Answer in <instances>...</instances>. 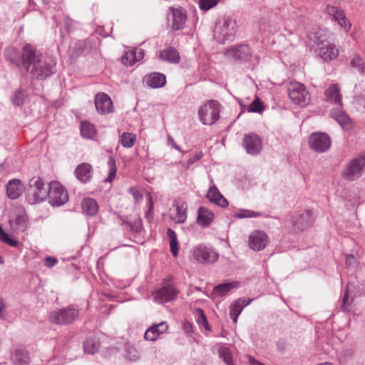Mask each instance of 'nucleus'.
<instances>
[{
    "mask_svg": "<svg viewBox=\"0 0 365 365\" xmlns=\"http://www.w3.org/2000/svg\"><path fill=\"white\" fill-rule=\"evenodd\" d=\"M56 61L48 56H43L35 46L24 45V68L34 78L44 80L55 72Z\"/></svg>",
    "mask_w": 365,
    "mask_h": 365,
    "instance_id": "obj_1",
    "label": "nucleus"
},
{
    "mask_svg": "<svg viewBox=\"0 0 365 365\" xmlns=\"http://www.w3.org/2000/svg\"><path fill=\"white\" fill-rule=\"evenodd\" d=\"M237 33V23L230 18L219 19L214 30V38L220 43L233 37Z\"/></svg>",
    "mask_w": 365,
    "mask_h": 365,
    "instance_id": "obj_2",
    "label": "nucleus"
},
{
    "mask_svg": "<svg viewBox=\"0 0 365 365\" xmlns=\"http://www.w3.org/2000/svg\"><path fill=\"white\" fill-rule=\"evenodd\" d=\"M220 103L216 101L211 100L200 108L198 115L200 121L204 125H211L220 118Z\"/></svg>",
    "mask_w": 365,
    "mask_h": 365,
    "instance_id": "obj_3",
    "label": "nucleus"
},
{
    "mask_svg": "<svg viewBox=\"0 0 365 365\" xmlns=\"http://www.w3.org/2000/svg\"><path fill=\"white\" fill-rule=\"evenodd\" d=\"M48 189L39 177L32 178L29 181V193L28 200L30 204L39 203L47 199Z\"/></svg>",
    "mask_w": 365,
    "mask_h": 365,
    "instance_id": "obj_4",
    "label": "nucleus"
},
{
    "mask_svg": "<svg viewBox=\"0 0 365 365\" xmlns=\"http://www.w3.org/2000/svg\"><path fill=\"white\" fill-rule=\"evenodd\" d=\"M287 89L289 97L294 104L304 107L309 103L310 95L302 83L290 82Z\"/></svg>",
    "mask_w": 365,
    "mask_h": 365,
    "instance_id": "obj_5",
    "label": "nucleus"
},
{
    "mask_svg": "<svg viewBox=\"0 0 365 365\" xmlns=\"http://www.w3.org/2000/svg\"><path fill=\"white\" fill-rule=\"evenodd\" d=\"M47 198L52 206L59 207L68 202V194L61 183L52 181L48 184Z\"/></svg>",
    "mask_w": 365,
    "mask_h": 365,
    "instance_id": "obj_6",
    "label": "nucleus"
},
{
    "mask_svg": "<svg viewBox=\"0 0 365 365\" xmlns=\"http://www.w3.org/2000/svg\"><path fill=\"white\" fill-rule=\"evenodd\" d=\"M79 316V311L73 307H69L53 311L49 315V321L56 324H68L72 323Z\"/></svg>",
    "mask_w": 365,
    "mask_h": 365,
    "instance_id": "obj_7",
    "label": "nucleus"
},
{
    "mask_svg": "<svg viewBox=\"0 0 365 365\" xmlns=\"http://www.w3.org/2000/svg\"><path fill=\"white\" fill-rule=\"evenodd\" d=\"M364 167L365 155H360L349 163L342 173V176L349 181H353L361 176Z\"/></svg>",
    "mask_w": 365,
    "mask_h": 365,
    "instance_id": "obj_8",
    "label": "nucleus"
},
{
    "mask_svg": "<svg viewBox=\"0 0 365 365\" xmlns=\"http://www.w3.org/2000/svg\"><path fill=\"white\" fill-rule=\"evenodd\" d=\"M331 143L330 137L325 133H314L309 138L310 148L319 153L327 151L331 146Z\"/></svg>",
    "mask_w": 365,
    "mask_h": 365,
    "instance_id": "obj_9",
    "label": "nucleus"
},
{
    "mask_svg": "<svg viewBox=\"0 0 365 365\" xmlns=\"http://www.w3.org/2000/svg\"><path fill=\"white\" fill-rule=\"evenodd\" d=\"M193 257L200 263L212 264L218 259V254L210 247L200 245L193 249Z\"/></svg>",
    "mask_w": 365,
    "mask_h": 365,
    "instance_id": "obj_10",
    "label": "nucleus"
},
{
    "mask_svg": "<svg viewBox=\"0 0 365 365\" xmlns=\"http://www.w3.org/2000/svg\"><path fill=\"white\" fill-rule=\"evenodd\" d=\"M243 146L247 154L257 155L262 150V141L256 133H250L244 135L242 139Z\"/></svg>",
    "mask_w": 365,
    "mask_h": 365,
    "instance_id": "obj_11",
    "label": "nucleus"
},
{
    "mask_svg": "<svg viewBox=\"0 0 365 365\" xmlns=\"http://www.w3.org/2000/svg\"><path fill=\"white\" fill-rule=\"evenodd\" d=\"M177 294L178 291L173 286L167 284L153 293V300L158 304H164L174 300Z\"/></svg>",
    "mask_w": 365,
    "mask_h": 365,
    "instance_id": "obj_12",
    "label": "nucleus"
},
{
    "mask_svg": "<svg viewBox=\"0 0 365 365\" xmlns=\"http://www.w3.org/2000/svg\"><path fill=\"white\" fill-rule=\"evenodd\" d=\"M225 56L235 61H246L252 56V51L248 45L240 44L227 49Z\"/></svg>",
    "mask_w": 365,
    "mask_h": 365,
    "instance_id": "obj_13",
    "label": "nucleus"
},
{
    "mask_svg": "<svg viewBox=\"0 0 365 365\" xmlns=\"http://www.w3.org/2000/svg\"><path fill=\"white\" fill-rule=\"evenodd\" d=\"M269 242L267 235L261 230L252 232L248 240L250 247L255 251H260L265 248Z\"/></svg>",
    "mask_w": 365,
    "mask_h": 365,
    "instance_id": "obj_14",
    "label": "nucleus"
},
{
    "mask_svg": "<svg viewBox=\"0 0 365 365\" xmlns=\"http://www.w3.org/2000/svg\"><path fill=\"white\" fill-rule=\"evenodd\" d=\"M95 106L96 110L100 114H107L113 112V102L108 94L98 93L95 97Z\"/></svg>",
    "mask_w": 365,
    "mask_h": 365,
    "instance_id": "obj_15",
    "label": "nucleus"
},
{
    "mask_svg": "<svg viewBox=\"0 0 365 365\" xmlns=\"http://www.w3.org/2000/svg\"><path fill=\"white\" fill-rule=\"evenodd\" d=\"M313 220V212L311 210H304L301 214L293 216L291 222L295 230H303L310 226Z\"/></svg>",
    "mask_w": 365,
    "mask_h": 365,
    "instance_id": "obj_16",
    "label": "nucleus"
},
{
    "mask_svg": "<svg viewBox=\"0 0 365 365\" xmlns=\"http://www.w3.org/2000/svg\"><path fill=\"white\" fill-rule=\"evenodd\" d=\"M168 19L171 22L172 29L175 31L181 30L187 20V15L185 10L182 9H170V14Z\"/></svg>",
    "mask_w": 365,
    "mask_h": 365,
    "instance_id": "obj_17",
    "label": "nucleus"
},
{
    "mask_svg": "<svg viewBox=\"0 0 365 365\" xmlns=\"http://www.w3.org/2000/svg\"><path fill=\"white\" fill-rule=\"evenodd\" d=\"M326 11L330 16H332L338 24L346 32L351 29V24L346 18L343 11L333 6H327Z\"/></svg>",
    "mask_w": 365,
    "mask_h": 365,
    "instance_id": "obj_18",
    "label": "nucleus"
},
{
    "mask_svg": "<svg viewBox=\"0 0 365 365\" xmlns=\"http://www.w3.org/2000/svg\"><path fill=\"white\" fill-rule=\"evenodd\" d=\"M11 361L14 365H29L31 362L29 352L24 347H16L11 354Z\"/></svg>",
    "mask_w": 365,
    "mask_h": 365,
    "instance_id": "obj_19",
    "label": "nucleus"
},
{
    "mask_svg": "<svg viewBox=\"0 0 365 365\" xmlns=\"http://www.w3.org/2000/svg\"><path fill=\"white\" fill-rule=\"evenodd\" d=\"M168 327L166 322H161L159 324H153L146 330L144 338L147 341H154L160 335L165 333Z\"/></svg>",
    "mask_w": 365,
    "mask_h": 365,
    "instance_id": "obj_20",
    "label": "nucleus"
},
{
    "mask_svg": "<svg viewBox=\"0 0 365 365\" xmlns=\"http://www.w3.org/2000/svg\"><path fill=\"white\" fill-rule=\"evenodd\" d=\"M330 116L334 118L344 129L349 130L352 128V122L348 115L341 108H336L331 110Z\"/></svg>",
    "mask_w": 365,
    "mask_h": 365,
    "instance_id": "obj_21",
    "label": "nucleus"
},
{
    "mask_svg": "<svg viewBox=\"0 0 365 365\" xmlns=\"http://www.w3.org/2000/svg\"><path fill=\"white\" fill-rule=\"evenodd\" d=\"M240 287V282L237 281H232L220 284L214 287L212 295L215 297H224L229 294L232 290Z\"/></svg>",
    "mask_w": 365,
    "mask_h": 365,
    "instance_id": "obj_22",
    "label": "nucleus"
},
{
    "mask_svg": "<svg viewBox=\"0 0 365 365\" xmlns=\"http://www.w3.org/2000/svg\"><path fill=\"white\" fill-rule=\"evenodd\" d=\"M9 224L14 232H23L27 228L28 217L24 212H21L19 214L10 217Z\"/></svg>",
    "mask_w": 365,
    "mask_h": 365,
    "instance_id": "obj_23",
    "label": "nucleus"
},
{
    "mask_svg": "<svg viewBox=\"0 0 365 365\" xmlns=\"http://www.w3.org/2000/svg\"><path fill=\"white\" fill-rule=\"evenodd\" d=\"M24 46L23 47L21 53L14 47L7 48L4 51V56L6 59L16 66H22L24 67Z\"/></svg>",
    "mask_w": 365,
    "mask_h": 365,
    "instance_id": "obj_24",
    "label": "nucleus"
},
{
    "mask_svg": "<svg viewBox=\"0 0 365 365\" xmlns=\"http://www.w3.org/2000/svg\"><path fill=\"white\" fill-rule=\"evenodd\" d=\"M214 213L207 207L201 206L197 210V223L202 227H209L214 220Z\"/></svg>",
    "mask_w": 365,
    "mask_h": 365,
    "instance_id": "obj_25",
    "label": "nucleus"
},
{
    "mask_svg": "<svg viewBox=\"0 0 365 365\" xmlns=\"http://www.w3.org/2000/svg\"><path fill=\"white\" fill-rule=\"evenodd\" d=\"M74 173L79 181L83 183H86L92 178L93 168L90 164L83 163L78 165Z\"/></svg>",
    "mask_w": 365,
    "mask_h": 365,
    "instance_id": "obj_26",
    "label": "nucleus"
},
{
    "mask_svg": "<svg viewBox=\"0 0 365 365\" xmlns=\"http://www.w3.org/2000/svg\"><path fill=\"white\" fill-rule=\"evenodd\" d=\"M145 81L148 86L153 88H159L165 85L166 77L161 73L153 72L145 76Z\"/></svg>",
    "mask_w": 365,
    "mask_h": 365,
    "instance_id": "obj_27",
    "label": "nucleus"
},
{
    "mask_svg": "<svg viewBox=\"0 0 365 365\" xmlns=\"http://www.w3.org/2000/svg\"><path fill=\"white\" fill-rule=\"evenodd\" d=\"M144 56V51L140 48H135L125 53L122 57V62L126 66H132L140 61Z\"/></svg>",
    "mask_w": 365,
    "mask_h": 365,
    "instance_id": "obj_28",
    "label": "nucleus"
},
{
    "mask_svg": "<svg viewBox=\"0 0 365 365\" xmlns=\"http://www.w3.org/2000/svg\"><path fill=\"white\" fill-rule=\"evenodd\" d=\"M206 197L209 201L213 202L222 207L228 206V201L226 198L219 192L217 188L213 185L210 187Z\"/></svg>",
    "mask_w": 365,
    "mask_h": 365,
    "instance_id": "obj_29",
    "label": "nucleus"
},
{
    "mask_svg": "<svg viewBox=\"0 0 365 365\" xmlns=\"http://www.w3.org/2000/svg\"><path fill=\"white\" fill-rule=\"evenodd\" d=\"M23 185L20 180L13 179L9 181L6 185L7 195L10 199H17L22 193Z\"/></svg>",
    "mask_w": 365,
    "mask_h": 365,
    "instance_id": "obj_30",
    "label": "nucleus"
},
{
    "mask_svg": "<svg viewBox=\"0 0 365 365\" xmlns=\"http://www.w3.org/2000/svg\"><path fill=\"white\" fill-rule=\"evenodd\" d=\"M319 56L324 61H331L339 56V49L332 43L323 46L319 48Z\"/></svg>",
    "mask_w": 365,
    "mask_h": 365,
    "instance_id": "obj_31",
    "label": "nucleus"
},
{
    "mask_svg": "<svg viewBox=\"0 0 365 365\" xmlns=\"http://www.w3.org/2000/svg\"><path fill=\"white\" fill-rule=\"evenodd\" d=\"M327 101L341 106V96L340 90L336 84L331 85L325 91Z\"/></svg>",
    "mask_w": 365,
    "mask_h": 365,
    "instance_id": "obj_32",
    "label": "nucleus"
},
{
    "mask_svg": "<svg viewBox=\"0 0 365 365\" xmlns=\"http://www.w3.org/2000/svg\"><path fill=\"white\" fill-rule=\"evenodd\" d=\"M160 59L172 63H178L180 61V55L173 47H169L160 53Z\"/></svg>",
    "mask_w": 365,
    "mask_h": 365,
    "instance_id": "obj_33",
    "label": "nucleus"
},
{
    "mask_svg": "<svg viewBox=\"0 0 365 365\" xmlns=\"http://www.w3.org/2000/svg\"><path fill=\"white\" fill-rule=\"evenodd\" d=\"M81 206L83 212L88 216H94L98 211L97 202L94 199L90 197L83 199Z\"/></svg>",
    "mask_w": 365,
    "mask_h": 365,
    "instance_id": "obj_34",
    "label": "nucleus"
},
{
    "mask_svg": "<svg viewBox=\"0 0 365 365\" xmlns=\"http://www.w3.org/2000/svg\"><path fill=\"white\" fill-rule=\"evenodd\" d=\"M309 43L319 46L327 41V38L323 29H317L310 32L308 36Z\"/></svg>",
    "mask_w": 365,
    "mask_h": 365,
    "instance_id": "obj_35",
    "label": "nucleus"
},
{
    "mask_svg": "<svg viewBox=\"0 0 365 365\" xmlns=\"http://www.w3.org/2000/svg\"><path fill=\"white\" fill-rule=\"evenodd\" d=\"M81 133L85 138L93 139L96 135V130L93 124L85 121L81 124Z\"/></svg>",
    "mask_w": 365,
    "mask_h": 365,
    "instance_id": "obj_36",
    "label": "nucleus"
},
{
    "mask_svg": "<svg viewBox=\"0 0 365 365\" xmlns=\"http://www.w3.org/2000/svg\"><path fill=\"white\" fill-rule=\"evenodd\" d=\"M99 346V341L96 337H89L83 343L84 351L89 354H93L96 353Z\"/></svg>",
    "mask_w": 365,
    "mask_h": 365,
    "instance_id": "obj_37",
    "label": "nucleus"
},
{
    "mask_svg": "<svg viewBox=\"0 0 365 365\" xmlns=\"http://www.w3.org/2000/svg\"><path fill=\"white\" fill-rule=\"evenodd\" d=\"M167 234L170 240V252L174 257H177L179 249L176 233L172 229H168Z\"/></svg>",
    "mask_w": 365,
    "mask_h": 365,
    "instance_id": "obj_38",
    "label": "nucleus"
},
{
    "mask_svg": "<svg viewBox=\"0 0 365 365\" xmlns=\"http://www.w3.org/2000/svg\"><path fill=\"white\" fill-rule=\"evenodd\" d=\"M136 140V135L134 133L124 132L120 137V142L124 148H130L133 146Z\"/></svg>",
    "mask_w": 365,
    "mask_h": 365,
    "instance_id": "obj_39",
    "label": "nucleus"
},
{
    "mask_svg": "<svg viewBox=\"0 0 365 365\" xmlns=\"http://www.w3.org/2000/svg\"><path fill=\"white\" fill-rule=\"evenodd\" d=\"M219 356L226 364V365H235L230 350L225 346H221L219 349Z\"/></svg>",
    "mask_w": 365,
    "mask_h": 365,
    "instance_id": "obj_40",
    "label": "nucleus"
},
{
    "mask_svg": "<svg viewBox=\"0 0 365 365\" xmlns=\"http://www.w3.org/2000/svg\"><path fill=\"white\" fill-rule=\"evenodd\" d=\"M107 164L108 167V175L105 181L110 182L115 178L117 170L115 159L113 157H110L108 160Z\"/></svg>",
    "mask_w": 365,
    "mask_h": 365,
    "instance_id": "obj_41",
    "label": "nucleus"
},
{
    "mask_svg": "<svg viewBox=\"0 0 365 365\" xmlns=\"http://www.w3.org/2000/svg\"><path fill=\"white\" fill-rule=\"evenodd\" d=\"M259 216L260 212H259L243 209L240 210L238 212L234 214V217L238 219L257 217Z\"/></svg>",
    "mask_w": 365,
    "mask_h": 365,
    "instance_id": "obj_42",
    "label": "nucleus"
},
{
    "mask_svg": "<svg viewBox=\"0 0 365 365\" xmlns=\"http://www.w3.org/2000/svg\"><path fill=\"white\" fill-rule=\"evenodd\" d=\"M351 66L357 69V71L363 74L364 73V63L363 58L358 54H354L351 60Z\"/></svg>",
    "mask_w": 365,
    "mask_h": 365,
    "instance_id": "obj_43",
    "label": "nucleus"
},
{
    "mask_svg": "<svg viewBox=\"0 0 365 365\" xmlns=\"http://www.w3.org/2000/svg\"><path fill=\"white\" fill-rule=\"evenodd\" d=\"M0 240L4 243L9 245L13 247H16L19 245V242L14 239H12L9 235L4 230L1 225H0Z\"/></svg>",
    "mask_w": 365,
    "mask_h": 365,
    "instance_id": "obj_44",
    "label": "nucleus"
},
{
    "mask_svg": "<svg viewBox=\"0 0 365 365\" xmlns=\"http://www.w3.org/2000/svg\"><path fill=\"white\" fill-rule=\"evenodd\" d=\"M242 303H244L242 298L235 301L230 307V314L240 315L244 309Z\"/></svg>",
    "mask_w": 365,
    "mask_h": 365,
    "instance_id": "obj_45",
    "label": "nucleus"
},
{
    "mask_svg": "<svg viewBox=\"0 0 365 365\" xmlns=\"http://www.w3.org/2000/svg\"><path fill=\"white\" fill-rule=\"evenodd\" d=\"M196 312V322L199 325H202L205 327V329L210 330L206 317L202 309H197L195 310Z\"/></svg>",
    "mask_w": 365,
    "mask_h": 365,
    "instance_id": "obj_46",
    "label": "nucleus"
},
{
    "mask_svg": "<svg viewBox=\"0 0 365 365\" xmlns=\"http://www.w3.org/2000/svg\"><path fill=\"white\" fill-rule=\"evenodd\" d=\"M220 0H198L201 10L207 11L217 5Z\"/></svg>",
    "mask_w": 365,
    "mask_h": 365,
    "instance_id": "obj_47",
    "label": "nucleus"
},
{
    "mask_svg": "<svg viewBox=\"0 0 365 365\" xmlns=\"http://www.w3.org/2000/svg\"><path fill=\"white\" fill-rule=\"evenodd\" d=\"M264 107L262 103L259 101V98L257 97L255 100L252 102V103L249 106L247 110L250 113H260L263 111Z\"/></svg>",
    "mask_w": 365,
    "mask_h": 365,
    "instance_id": "obj_48",
    "label": "nucleus"
},
{
    "mask_svg": "<svg viewBox=\"0 0 365 365\" xmlns=\"http://www.w3.org/2000/svg\"><path fill=\"white\" fill-rule=\"evenodd\" d=\"M176 218L178 223H183L187 219L186 209L182 206L178 205L176 207Z\"/></svg>",
    "mask_w": 365,
    "mask_h": 365,
    "instance_id": "obj_49",
    "label": "nucleus"
},
{
    "mask_svg": "<svg viewBox=\"0 0 365 365\" xmlns=\"http://www.w3.org/2000/svg\"><path fill=\"white\" fill-rule=\"evenodd\" d=\"M352 352L351 350H344L341 352L339 360L341 365H346V363L351 359Z\"/></svg>",
    "mask_w": 365,
    "mask_h": 365,
    "instance_id": "obj_50",
    "label": "nucleus"
},
{
    "mask_svg": "<svg viewBox=\"0 0 365 365\" xmlns=\"http://www.w3.org/2000/svg\"><path fill=\"white\" fill-rule=\"evenodd\" d=\"M129 230L133 232H139L142 226V221L140 219L135 220L133 222H125Z\"/></svg>",
    "mask_w": 365,
    "mask_h": 365,
    "instance_id": "obj_51",
    "label": "nucleus"
},
{
    "mask_svg": "<svg viewBox=\"0 0 365 365\" xmlns=\"http://www.w3.org/2000/svg\"><path fill=\"white\" fill-rule=\"evenodd\" d=\"M345 263L349 267H353L356 264V259L352 255H345Z\"/></svg>",
    "mask_w": 365,
    "mask_h": 365,
    "instance_id": "obj_52",
    "label": "nucleus"
},
{
    "mask_svg": "<svg viewBox=\"0 0 365 365\" xmlns=\"http://www.w3.org/2000/svg\"><path fill=\"white\" fill-rule=\"evenodd\" d=\"M57 259L56 258L53 257H46L44 259V264L48 267L51 268L54 267L57 264Z\"/></svg>",
    "mask_w": 365,
    "mask_h": 365,
    "instance_id": "obj_53",
    "label": "nucleus"
},
{
    "mask_svg": "<svg viewBox=\"0 0 365 365\" xmlns=\"http://www.w3.org/2000/svg\"><path fill=\"white\" fill-rule=\"evenodd\" d=\"M129 192L134 197L136 201L141 200L143 197L141 193L135 187H130Z\"/></svg>",
    "mask_w": 365,
    "mask_h": 365,
    "instance_id": "obj_54",
    "label": "nucleus"
},
{
    "mask_svg": "<svg viewBox=\"0 0 365 365\" xmlns=\"http://www.w3.org/2000/svg\"><path fill=\"white\" fill-rule=\"evenodd\" d=\"M21 96V92H16L14 93V95L12 98V101L15 106H18L23 103V100H22Z\"/></svg>",
    "mask_w": 365,
    "mask_h": 365,
    "instance_id": "obj_55",
    "label": "nucleus"
},
{
    "mask_svg": "<svg viewBox=\"0 0 365 365\" xmlns=\"http://www.w3.org/2000/svg\"><path fill=\"white\" fill-rule=\"evenodd\" d=\"M246 358L250 365H264V364L261 363L251 355H247Z\"/></svg>",
    "mask_w": 365,
    "mask_h": 365,
    "instance_id": "obj_56",
    "label": "nucleus"
},
{
    "mask_svg": "<svg viewBox=\"0 0 365 365\" xmlns=\"http://www.w3.org/2000/svg\"><path fill=\"white\" fill-rule=\"evenodd\" d=\"M182 329L187 334H190L192 331V324L189 322H185L182 324Z\"/></svg>",
    "mask_w": 365,
    "mask_h": 365,
    "instance_id": "obj_57",
    "label": "nucleus"
},
{
    "mask_svg": "<svg viewBox=\"0 0 365 365\" xmlns=\"http://www.w3.org/2000/svg\"><path fill=\"white\" fill-rule=\"evenodd\" d=\"M348 305H349V304H348V291L346 290L344 294V297H343V304H342L343 309L346 310Z\"/></svg>",
    "mask_w": 365,
    "mask_h": 365,
    "instance_id": "obj_58",
    "label": "nucleus"
},
{
    "mask_svg": "<svg viewBox=\"0 0 365 365\" xmlns=\"http://www.w3.org/2000/svg\"><path fill=\"white\" fill-rule=\"evenodd\" d=\"M168 142L171 145V146L177 150L180 151V148L175 143L174 139L171 136H168Z\"/></svg>",
    "mask_w": 365,
    "mask_h": 365,
    "instance_id": "obj_59",
    "label": "nucleus"
},
{
    "mask_svg": "<svg viewBox=\"0 0 365 365\" xmlns=\"http://www.w3.org/2000/svg\"><path fill=\"white\" fill-rule=\"evenodd\" d=\"M202 157V155L200 153H197L194 155L193 158L192 159H190L188 161H187V164L190 165H192V163H194L195 161L197 160H199Z\"/></svg>",
    "mask_w": 365,
    "mask_h": 365,
    "instance_id": "obj_60",
    "label": "nucleus"
},
{
    "mask_svg": "<svg viewBox=\"0 0 365 365\" xmlns=\"http://www.w3.org/2000/svg\"><path fill=\"white\" fill-rule=\"evenodd\" d=\"M6 308L5 303L2 299L0 300V318L4 319V314H3V311H4Z\"/></svg>",
    "mask_w": 365,
    "mask_h": 365,
    "instance_id": "obj_61",
    "label": "nucleus"
},
{
    "mask_svg": "<svg viewBox=\"0 0 365 365\" xmlns=\"http://www.w3.org/2000/svg\"><path fill=\"white\" fill-rule=\"evenodd\" d=\"M64 23H65V25H66V30L68 31H69L72 29L71 28L72 20L67 17V18L65 19Z\"/></svg>",
    "mask_w": 365,
    "mask_h": 365,
    "instance_id": "obj_62",
    "label": "nucleus"
},
{
    "mask_svg": "<svg viewBox=\"0 0 365 365\" xmlns=\"http://www.w3.org/2000/svg\"><path fill=\"white\" fill-rule=\"evenodd\" d=\"M153 211V200H152V198L151 197H149V210H148V212L147 213V217L150 214L152 213Z\"/></svg>",
    "mask_w": 365,
    "mask_h": 365,
    "instance_id": "obj_63",
    "label": "nucleus"
},
{
    "mask_svg": "<svg viewBox=\"0 0 365 365\" xmlns=\"http://www.w3.org/2000/svg\"><path fill=\"white\" fill-rule=\"evenodd\" d=\"M242 301L244 302V303H242V304L245 308V307L248 306L252 300L251 299H242Z\"/></svg>",
    "mask_w": 365,
    "mask_h": 365,
    "instance_id": "obj_64",
    "label": "nucleus"
}]
</instances>
